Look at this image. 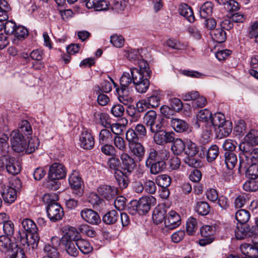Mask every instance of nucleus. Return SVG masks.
I'll use <instances>...</instances> for the list:
<instances>
[{"label": "nucleus", "mask_w": 258, "mask_h": 258, "mask_svg": "<svg viewBox=\"0 0 258 258\" xmlns=\"http://www.w3.org/2000/svg\"><path fill=\"white\" fill-rule=\"evenodd\" d=\"M130 72L131 74L127 72H124L122 74L120 79L121 88H119V90H126L130 85L133 83L139 93H145L149 88V81L145 79L144 80H142V81L141 76L136 69H130Z\"/></svg>", "instance_id": "nucleus-1"}, {"label": "nucleus", "mask_w": 258, "mask_h": 258, "mask_svg": "<svg viewBox=\"0 0 258 258\" xmlns=\"http://www.w3.org/2000/svg\"><path fill=\"white\" fill-rule=\"evenodd\" d=\"M156 203V199L153 196H143L139 201L133 200L128 206V211L132 215L138 213L139 215H144L147 213L151 206Z\"/></svg>", "instance_id": "nucleus-2"}, {"label": "nucleus", "mask_w": 258, "mask_h": 258, "mask_svg": "<svg viewBox=\"0 0 258 258\" xmlns=\"http://www.w3.org/2000/svg\"><path fill=\"white\" fill-rule=\"evenodd\" d=\"M76 239H78V232L75 229H72L69 230L61 240L62 244L65 246L68 254L74 257L77 256L79 253L76 247Z\"/></svg>", "instance_id": "nucleus-3"}, {"label": "nucleus", "mask_w": 258, "mask_h": 258, "mask_svg": "<svg viewBox=\"0 0 258 258\" xmlns=\"http://www.w3.org/2000/svg\"><path fill=\"white\" fill-rule=\"evenodd\" d=\"M5 169L12 175H16L21 171L19 163L15 157L9 154L3 155L0 157V170Z\"/></svg>", "instance_id": "nucleus-4"}, {"label": "nucleus", "mask_w": 258, "mask_h": 258, "mask_svg": "<svg viewBox=\"0 0 258 258\" xmlns=\"http://www.w3.org/2000/svg\"><path fill=\"white\" fill-rule=\"evenodd\" d=\"M144 123L150 127L151 132L160 131L163 123L160 119H157L156 112L153 110L147 111L143 117Z\"/></svg>", "instance_id": "nucleus-5"}, {"label": "nucleus", "mask_w": 258, "mask_h": 258, "mask_svg": "<svg viewBox=\"0 0 258 258\" xmlns=\"http://www.w3.org/2000/svg\"><path fill=\"white\" fill-rule=\"evenodd\" d=\"M12 148L14 151L20 153L25 151L27 141L23 134L18 131H13L11 134Z\"/></svg>", "instance_id": "nucleus-6"}, {"label": "nucleus", "mask_w": 258, "mask_h": 258, "mask_svg": "<svg viewBox=\"0 0 258 258\" xmlns=\"http://www.w3.org/2000/svg\"><path fill=\"white\" fill-rule=\"evenodd\" d=\"M69 182L71 188L73 189V194L77 197H81L84 192L82 188L83 181L79 173L76 171H73L69 176Z\"/></svg>", "instance_id": "nucleus-7"}, {"label": "nucleus", "mask_w": 258, "mask_h": 258, "mask_svg": "<svg viewBox=\"0 0 258 258\" xmlns=\"http://www.w3.org/2000/svg\"><path fill=\"white\" fill-rule=\"evenodd\" d=\"M147 130L142 123L135 125L134 128H130L125 133V139L142 140L147 138Z\"/></svg>", "instance_id": "nucleus-8"}, {"label": "nucleus", "mask_w": 258, "mask_h": 258, "mask_svg": "<svg viewBox=\"0 0 258 258\" xmlns=\"http://www.w3.org/2000/svg\"><path fill=\"white\" fill-rule=\"evenodd\" d=\"M169 154V152L165 149L158 151L153 148L150 149L148 152L145 161V166L158 161L160 159H168Z\"/></svg>", "instance_id": "nucleus-9"}, {"label": "nucleus", "mask_w": 258, "mask_h": 258, "mask_svg": "<svg viewBox=\"0 0 258 258\" xmlns=\"http://www.w3.org/2000/svg\"><path fill=\"white\" fill-rule=\"evenodd\" d=\"M131 152L139 161L143 160L145 154V149L139 140L126 139Z\"/></svg>", "instance_id": "nucleus-10"}, {"label": "nucleus", "mask_w": 258, "mask_h": 258, "mask_svg": "<svg viewBox=\"0 0 258 258\" xmlns=\"http://www.w3.org/2000/svg\"><path fill=\"white\" fill-rule=\"evenodd\" d=\"M97 192L102 199L110 201L116 197L118 194V189L114 186L102 184L98 187Z\"/></svg>", "instance_id": "nucleus-11"}, {"label": "nucleus", "mask_w": 258, "mask_h": 258, "mask_svg": "<svg viewBox=\"0 0 258 258\" xmlns=\"http://www.w3.org/2000/svg\"><path fill=\"white\" fill-rule=\"evenodd\" d=\"M67 175L66 167L61 164L55 162L49 167L48 178L55 180L63 179Z\"/></svg>", "instance_id": "nucleus-12"}, {"label": "nucleus", "mask_w": 258, "mask_h": 258, "mask_svg": "<svg viewBox=\"0 0 258 258\" xmlns=\"http://www.w3.org/2000/svg\"><path fill=\"white\" fill-rule=\"evenodd\" d=\"M46 212L48 218L52 222L61 220L64 214L62 208L56 202L47 206Z\"/></svg>", "instance_id": "nucleus-13"}, {"label": "nucleus", "mask_w": 258, "mask_h": 258, "mask_svg": "<svg viewBox=\"0 0 258 258\" xmlns=\"http://www.w3.org/2000/svg\"><path fill=\"white\" fill-rule=\"evenodd\" d=\"M80 146L85 150H91L95 145V139L90 131L84 130L79 138Z\"/></svg>", "instance_id": "nucleus-14"}, {"label": "nucleus", "mask_w": 258, "mask_h": 258, "mask_svg": "<svg viewBox=\"0 0 258 258\" xmlns=\"http://www.w3.org/2000/svg\"><path fill=\"white\" fill-rule=\"evenodd\" d=\"M80 215L84 221L90 224L97 225L101 222V219L98 214L91 209H83L80 212Z\"/></svg>", "instance_id": "nucleus-15"}, {"label": "nucleus", "mask_w": 258, "mask_h": 258, "mask_svg": "<svg viewBox=\"0 0 258 258\" xmlns=\"http://www.w3.org/2000/svg\"><path fill=\"white\" fill-rule=\"evenodd\" d=\"M60 241L59 238L56 236L51 238V244H45L44 247V250L47 253V255L42 258H58L59 253L56 249L57 246L59 244Z\"/></svg>", "instance_id": "nucleus-16"}, {"label": "nucleus", "mask_w": 258, "mask_h": 258, "mask_svg": "<svg viewBox=\"0 0 258 258\" xmlns=\"http://www.w3.org/2000/svg\"><path fill=\"white\" fill-rule=\"evenodd\" d=\"M122 169L125 174H131L136 166L134 159L127 153L123 152L120 155Z\"/></svg>", "instance_id": "nucleus-17"}, {"label": "nucleus", "mask_w": 258, "mask_h": 258, "mask_svg": "<svg viewBox=\"0 0 258 258\" xmlns=\"http://www.w3.org/2000/svg\"><path fill=\"white\" fill-rule=\"evenodd\" d=\"M205 151H206V148L204 146L199 147L195 143L189 141L185 146L184 154L185 156H195L199 153V157L203 158L205 156Z\"/></svg>", "instance_id": "nucleus-18"}, {"label": "nucleus", "mask_w": 258, "mask_h": 258, "mask_svg": "<svg viewBox=\"0 0 258 258\" xmlns=\"http://www.w3.org/2000/svg\"><path fill=\"white\" fill-rule=\"evenodd\" d=\"M181 224V218L176 212L171 211L166 216L164 220L165 227L167 230H172Z\"/></svg>", "instance_id": "nucleus-19"}, {"label": "nucleus", "mask_w": 258, "mask_h": 258, "mask_svg": "<svg viewBox=\"0 0 258 258\" xmlns=\"http://www.w3.org/2000/svg\"><path fill=\"white\" fill-rule=\"evenodd\" d=\"M88 9H94L95 11H101L108 10L110 3L106 0H84Z\"/></svg>", "instance_id": "nucleus-20"}, {"label": "nucleus", "mask_w": 258, "mask_h": 258, "mask_svg": "<svg viewBox=\"0 0 258 258\" xmlns=\"http://www.w3.org/2000/svg\"><path fill=\"white\" fill-rule=\"evenodd\" d=\"M116 124H113L111 125L110 130L106 128L100 131L98 138V142L100 145L105 143H110L112 141L113 139L112 134L115 135L116 134V133L113 131L112 127L116 126Z\"/></svg>", "instance_id": "nucleus-21"}, {"label": "nucleus", "mask_w": 258, "mask_h": 258, "mask_svg": "<svg viewBox=\"0 0 258 258\" xmlns=\"http://www.w3.org/2000/svg\"><path fill=\"white\" fill-rule=\"evenodd\" d=\"M2 188L1 195L5 203L9 204L13 203L17 199V192L12 187H9L6 185L2 186Z\"/></svg>", "instance_id": "nucleus-22"}, {"label": "nucleus", "mask_w": 258, "mask_h": 258, "mask_svg": "<svg viewBox=\"0 0 258 258\" xmlns=\"http://www.w3.org/2000/svg\"><path fill=\"white\" fill-rule=\"evenodd\" d=\"M18 246L17 244L12 242L9 237L6 235L0 236V251L10 253Z\"/></svg>", "instance_id": "nucleus-23"}, {"label": "nucleus", "mask_w": 258, "mask_h": 258, "mask_svg": "<svg viewBox=\"0 0 258 258\" xmlns=\"http://www.w3.org/2000/svg\"><path fill=\"white\" fill-rule=\"evenodd\" d=\"M139 69L136 68H131V69L137 70L141 76V80H144L146 79L149 80L151 77L152 72L149 68L147 62L143 59L140 60L139 61ZM142 81V80H141Z\"/></svg>", "instance_id": "nucleus-24"}, {"label": "nucleus", "mask_w": 258, "mask_h": 258, "mask_svg": "<svg viewBox=\"0 0 258 258\" xmlns=\"http://www.w3.org/2000/svg\"><path fill=\"white\" fill-rule=\"evenodd\" d=\"M148 108H155L159 106L161 100V93L159 90H155L151 95L144 99Z\"/></svg>", "instance_id": "nucleus-25"}, {"label": "nucleus", "mask_w": 258, "mask_h": 258, "mask_svg": "<svg viewBox=\"0 0 258 258\" xmlns=\"http://www.w3.org/2000/svg\"><path fill=\"white\" fill-rule=\"evenodd\" d=\"M240 249L245 256V258H258V248L251 244L243 243L241 244Z\"/></svg>", "instance_id": "nucleus-26"}, {"label": "nucleus", "mask_w": 258, "mask_h": 258, "mask_svg": "<svg viewBox=\"0 0 258 258\" xmlns=\"http://www.w3.org/2000/svg\"><path fill=\"white\" fill-rule=\"evenodd\" d=\"M170 124L177 133L187 132L189 129V124L186 121L177 118H172L170 120Z\"/></svg>", "instance_id": "nucleus-27"}, {"label": "nucleus", "mask_w": 258, "mask_h": 258, "mask_svg": "<svg viewBox=\"0 0 258 258\" xmlns=\"http://www.w3.org/2000/svg\"><path fill=\"white\" fill-rule=\"evenodd\" d=\"M167 159H160L158 161L152 163L146 166L150 169V172L152 174L156 175L163 171L166 167L165 160Z\"/></svg>", "instance_id": "nucleus-28"}, {"label": "nucleus", "mask_w": 258, "mask_h": 258, "mask_svg": "<svg viewBox=\"0 0 258 258\" xmlns=\"http://www.w3.org/2000/svg\"><path fill=\"white\" fill-rule=\"evenodd\" d=\"M180 15L185 17L187 20L192 23L195 21V17L191 8L185 4H181L178 9Z\"/></svg>", "instance_id": "nucleus-29"}, {"label": "nucleus", "mask_w": 258, "mask_h": 258, "mask_svg": "<svg viewBox=\"0 0 258 258\" xmlns=\"http://www.w3.org/2000/svg\"><path fill=\"white\" fill-rule=\"evenodd\" d=\"M76 246L79 250L84 254H88L93 250V247L89 242L85 239L80 238L78 233V239H76Z\"/></svg>", "instance_id": "nucleus-30"}, {"label": "nucleus", "mask_w": 258, "mask_h": 258, "mask_svg": "<svg viewBox=\"0 0 258 258\" xmlns=\"http://www.w3.org/2000/svg\"><path fill=\"white\" fill-rule=\"evenodd\" d=\"M210 34L213 40L219 43L225 42L227 38L226 32L221 28L212 30Z\"/></svg>", "instance_id": "nucleus-31"}, {"label": "nucleus", "mask_w": 258, "mask_h": 258, "mask_svg": "<svg viewBox=\"0 0 258 258\" xmlns=\"http://www.w3.org/2000/svg\"><path fill=\"white\" fill-rule=\"evenodd\" d=\"M119 214L116 210L107 212L102 217L103 222L107 225L115 224L118 220Z\"/></svg>", "instance_id": "nucleus-32"}, {"label": "nucleus", "mask_w": 258, "mask_h": 258, "mask_svg": "<svg viewBox=\"0 0 258 258\" xmlns=\"http://www.w3.org/2000/svg\"><path fill=\"white\" fill-rule=\"evenodd\" d=\"M166 213V211L164 208L160 207H156L152 214V219L154 223L157 225L161 223L163 220H165Z\"/></svg>", "instance_id": "nucleus-33"}, {"label": "nucleus", "mask_w": 258, "mask_h": 258, "mask_svg": "<svg viewBox=\"0 0 258 258\" xmlns=\"http://www.w3.org/2000/svg\"><path fill=\"white\" fill-rule=\"evenodd\" d=\"M235 237L237 239H243L247 237H250L252 235V232L251 231L249 227H244V225L237 226L235 231Z\"/></svg>", "instance_id": "nucleus-34"}, {"label": "nucleus", "mask_w": 258, "mask_h": 258, "mask_svg": "<svg viewBox=\"0 0 258 258\" xmlns=\"http://www.w3.org/2000/svg\"><path fill=\"white\" fill-rule=\"evenodd\" d=\"M112 141L113 142V146L115 147L116 150H118L121 153L126 152L127 150L126 142L122 137L119 136L118 133L115 134Z\"/></svg>", "instance_id": "nucleus-35"}, {"label": "nucleus", "mask_w": 258, "mask_h": 258, "mask_svg": "<svg viewBox=\"0 0 258 258\" xmlns=\"http://www.w3.org/2000/svg\"><path fill=\"white\" fill-rule=\"evenodd\" d=\"M22 225L24 231L29 234L37 232L38 228L36 224L31 219L26 218L22 222Z\"/></svg>", "instance_id": "nucleus-36"}, {"label": "nucleus", "mask_w": 258, "mask_h": 258, "mask_svg": "<svg viewBox=\"0 0 258 258\" xmlns=\"http://www.w3.org/2000/svg\"><path fill=\"white\" fill-rule=\"evenodd\" d=\"M235 217L239 224L244 225L249 221L250 214L249 211L241 209L235 213Z\"/></svg>", "instance_id": "nucleus-37"}, {"label": "nucleus", "mask_w": 258, "mask_h": 258, "mask_svg": "<svg viewBox=\"0 0 258 258\" xmlns=\"http://www.w3.org/2000/svg\"><path fill=\"white\" fill-rule=\"evenodd\" d=\"M211 207L209 204L205 201H199L196 204L195 211L200 215L206 216L210 213Z\"/></svg>", "instance_id": "nucleus-38"}, {"label": "nucleus", "mask_w": 258, "mask_h": 258, "mask_svg": "<svg viewBox=\"0 0 258 258\" xmlns=\"http://www.w3.org/2000/svg\"><path fill=\"white\" fill-rule=\"evenodd\" d=\"M225 163L229 169H232L237 162L236 154L233 152H226L224 154Z\"/></svg>", "instance_id": "nucleus-39"}, {"label": "nucleus", "mask_w": 258, "mask_h": 258, "mask_svg": "<svg viewBox=\"0 0 258 258\" xmlns=\"http://www.w3.org/2000/svg\"><path fill=\"white\" fill-rule=\"evenodd\" d=\"M213 4L211 2H205L201 7L200 10V15L203 19H207L212 13Z\"/></svg>", "instance_id": "nucleus-40"}, {"label": "nucleus", "mask_w": 258, "mask_h": 258, "mask_svg": "<svg viewBox=\"0 0 258 258\" xmlns=\"http://www.w3.org/2000/svg\"><path fill=\"white\" fill-rule=\"evenodd\" d=\"M218 128L219 129L218 137L220 138H225L228 136L231 133L232 124L231 121H227V122H225L221 126H218Z\"/></svg>", "instance_id": "nucleus-41"}, {"label": "nucleus", "mask_w": 258, "mask_h": 258, "mask_svg": "<svg viewBox=\"0 0 258 258\" xmlns=\"http://www.w3.org/2000/svg\"><path fill=\"white\" fill-rule=\"evenodd\" d=\"M185 145L184 142L180 139H175L171 146V150L174 155H180L185 151Z\"/></svg>", "instance_id": "nucleus-42"}, {"label": "nucleus", "mask_w": 258, "mask_h": 258, "mask_svg": "<svg viewBox=\"0 0 258 258\" xmlns=\"http://www.w3.org/2000/svg\"><path fill=\"white\" fill-rule=\"evenodd\" d=\"M215 127L210 122L205 124L202 135V139L203 142L208 143L212 135L213 132L215 131Z\"/></svg>", "instance_id": "nucleus-43"}, {"label": "nucleus", "mask_w": 258, "mask_h": 258, "mask_svg": "<svg viewBox=\"0 0 258 258\" xmlns=\"http://www.w3.org/2000/svg\"><path fill=\"white\" fill-rule=\"evenodd\" d=\"M228 120L225 119V115L220 112L216 113L212 115L210 122L215 127H218L221 126Z\"/></svg>", "instance_id": "nucleus-44"}, {"label": "nucleus", "mask_w": 258, "mask_h": 258, "mask_svg": "<svg viewBox=\"0 0 258 258\" xmlns=\"http://www.w3.org/2000/svg\"><path fill=\"white\" fill-rule=\"evenodd\" d=\"M251 160L249 157L246 156L239 155V163L238 169V173L243 174L246 169L250 166Z\"/></svg>", "instance_id": "nucleus-45"}, {"label": "nucleus", "mask_w": 258, "mask_h": 258, "mask_svg": "<svg viewBox=\"0 0 258 258\" xmlns=\"http://www.w3.org/2000/svg\"><path fill=\"white\" fill-rule=\"evenodd\" d=\"M245 177L249 179H256L258 178V164H251L244 172Z\"/></svg>", "instance_id": "nucleus-46"}, {"label": "nucleus", "mask_w": 258, "mask_h": 258, "mask_svg": "<svg viewBox=\"0 0 258 258\" xmlns=\"http://www.w3.org/2000/svg\"><path fill=\"white\" fill-rule=\"evenodd\" d=\"M206 152L207 161L209 162H213L219 155V148L216 145H213L208 150L206 149Z\"/></svg>", "instance_id": "nucleus-47"}, {"label": "nucleus", "mask_w": 258, "mask_h": 258, "mask_svg": "<svg viewBox=\"0 0 258 258\" xmlns=\"http://www.w3.org/2000/svg\"><path fill=\"white\" fill-rule=\"evenodd\" d=\"M244 140L250 143L251 145H258V130H250L244 137Z\"/></svg>", "instance_id": "nucleus-48"}, {"label": "nucleus", "mask_w": 258, "mask_h": 258, "mask_svg": "<svg viewBox=\"0 0 258 258\" xmlns=\"http://www.w3.org/2000/svg\"><path fill=\"white\" fill-rule=\"evenodd\" d=\"M110 79L112 83L113 84L114 86L116 87V91L118 95V98L119 102L122 103L124 105H127L128 103H130L132 101V99L131 97L128 96L124 95V92L125 90H119V88L116 87L117 84L113 81V80L111 78Z\"/></svg>", "instance_id": "nucleus-49"}, {"label": "nucleus", "mask_w": 258, "mask_h": 258, "mask_svg": "<svg viewBox=\"0 0 258 258\" xmlns=\"http://www.w3.org/2000/svg\"><path fill=\"white\" fill-rule=\"evenodd\" d=\"M212 114L208 109L201 110L197 115L199 121L204 122L206 124L209 123L211 120Z\"/></svg>", "instance_id": "nucleus-50"}, {"label": "nucleus", "mask_w": 258, "mask_h": 258, "mask_svg": "<svg viewBox=\"0 0 258 258\" xmlns=\"http://www.w3.org/2000/svg\"><path fill=\"white\" fill-rule=\"evenodd\" d=\"M29 233L26 232L23 230H19L15 237V239L16 241V243L18 245L19 243L25 247L26 245H28V237H29Z\"/></svg>", "instance_id": "nucleus-51"}, {"label": "nucleus", "mask_w": 258, "mask_h": 258, "mask_svg": "<svg viewBox=\"0 0 258 258\" xmlns=\"http://www.w3.org/2000/svg\"><path fill=\"white\" fill-rule=\"evenodd\" d=\"M156 182L161 187H168L171 184V178L168 175L161 174L156 177Z\"/></svg>", "instance_id": "nucleus-52"}, {"label": "nucleus", "mask_w": 258, "mask_h": 258, "mask_svg": "<svg viewBox=\"0 0 258 258\" xmlns=\"http://www.w3.org/2000/svg\"><path fill=\"white\" fill-rule=\"evenodd\" d=\"M253 146L254 145H251L250 143H248L246 141L241 143L238 146L239 150L241 152L239 155L249 157L248 155L250 152L251 153V151L254 147Z\"/></svg>", "instance_id": "nucleus-53"}, {"label": "nucleus", "mask_w": 258, "mask_h": 258, "mask_svg": "<svg viewBox=\"0 0 258 258\" xmlns=\"http://www.w3.org/2000/svg\"><path fill=\"white\" fill-rule=\"evenodd\" d=\"M198 222L195 218L191 217L186 222V232L189 235H194L198 229Z\"/></svg>", "instance_id": "nucleus-54"}, {"label": "nucleus", "mask_w": 258, "mask_h": 258, "mask_svg": "<svg viewBox=\"0 0 258 258\" xmlns=\"http://www.w3.org/2000/svg\"><path fill=\"white\" fill-rule=\"evenodd\" d=\"M101 151L108 156H116V151L115 147L109 143L100 144Z\"/></svg>", "instance_id": "nucleus-55"}, {"label": "nucleus", "mask_w": 258, "mask_h": 258, "mask_svg": "<svg viewBox=\"0 0 258 258\" xmlns=\"http://www.w3.org/2000/svg\"><path fill=\"white\" fill-rule=\"evenodd\" d=\"M39 146V141L36 137L32 138L29 141L27 146L25 152L27 154H31L34 152Z\"/></svg>", "instance_id": "nucleus-56"}, {"label": "nucleus", "mask_w": 258, "mask_h": 258, "mask_svg": "<svg viewBox=\"0 0 258 258\" xmlns=\"http://www.w3.org/2000/svg\"><path fill=\"white\" fill-rule=\"evenodd\" d=\"M243 188L245 191L254 192L258 190V181L255 179H249L243 184Z\"/></svg>", "instance_id": "nucleus-57"}, {"label": "nucleus", "mask_w": 258, "mask_h": 258, "mask_svg": "<svg viewBox=\"0 0 258 258\" xmlns=\"http://www.w3.org/2000/svg\"><path fill=\"white\" fill-rule=\"evenodd\" d=\"M21 134H26V135H30L31 134L32 131L30 123L26 120H23L19 124V130Z\"/></svg>", "instance_id": "nucleus-58"}, {"label": "nucleus", "mask_w": 258, "mask_h": 258, "mask_svg": "<svg viewBox=\"0 0 258 258\" xmlns=\"http://www.w3.org/2000/svg\"><path fill=\"white\" fill-rule=\"evenodd\" d=\"M13 35L18 40L24 39L28 35V30L23 26H16Z\"/></svg>", "instance_id": "nucleus-59"}, {"label": "nucleus", "mask_w": 258, "mask_h": 258, "mask_svg": "<svg viewBox=\"0 0 258 258\" xmlns=\"http://www.w3.org/2000/svg\"><path fill=\"white\" fill-rule=\"evenodd\" d=\"M4 20V29L5 33L7 35H13L15 28L17 26L16 24L13 21H6V19L3 18Z\"/></svg>", "instance_id": "nucleus-60"}, {"label": "nucleus", "mask_w": 258, "mask_h": 258, "mask_svg": "<svg viewBox=\"0 0 258 258\" xmlns=\"http://www.w3.org/2000/svg\"><path fill=\"white\" fill-rule=\"evenodd\" d=\"M29 236L30 237H28V245H26L25 247L31 246L32 249L36 248L39 241V237L37 232L29 234Z\"/></svg>", "instance_id": "nucleus-61"}, {"label": "nucleus", "mask_w": 258, "mask_h": 258, "mask_svg": "<svg viewBox=\"0 0 258 258\" xmlns=\"http://www.w3.org/2000/svg\"><path fill=\"white\" fill-rule=\"evenodd\" d=\"M8 140L9 137L6 134H3L0 137V150L4 155L8 153L9 149Z\"/></svg>", "instance_id": "nucleus-62"}, {"label": "nucleus", "mask_w": 258, "mask_h": 258, "mask_svg": "<svg viewBox=\"0 0 258 258\" xmlns=\"http://www.w3.org/2000/svg\"><path fill=\"white\" fill-rule=\"evenodd\" d=\"M145 191L151 195L154 194L157 189L155 183L152 180L146 179L144 181Z\"/></svg>", "instance_id": "nucleus-63"}, {"label": "nucleus", "mask_w": 258, "mask_h": 258, "mask_svg": "<svg viewBox=\"0 0 258 258\" xmlns=\"http://www.w3.org/2000/svg\"><path fill=\"white\" fill-rule=\"evenodd\" d=\"M183 162L190 167L198 168L201 166V162L195 156H185L183 159Z\"/></svg>", "instance_id": "nucleus-64"}]
</instances>
